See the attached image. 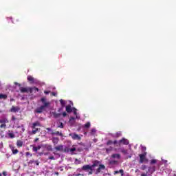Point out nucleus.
<instances>
[{
  "label": "nucleus",
  "mask_w": 176,
  "mask_h": 176,
  "mask_svg": "<svg viewBox=\"0 0 176 176\" xmlns=\"http://www.w3.org/2000/svg\"><path fill=\"white\" fill-rule=\"evenodd\" d=\"M106 153H109V152H112L113 151V147L110 146L109 148H105Z\"/></svg>",
  "instance_id": "a878e982"
},
{
  "label": "nucleus",
  "mask_w": 176,
  "mask_h": 176,
  "mask_svg": "<svg viewBox=\"0 0 176 176\" xmlns=\"http://www.w3.org/2000/svg\"><path fill=\"white\" fill-rule=\"evenodd\" d=\"M38 141H39V138H36V139H34V142H38Z\"/></svg>",
  "instance_id": "6e6d98bb"
},
{
  "label": "nucleus",
  "mask_w": 176,
  "mask_h": 176,
  "mask_svg": "<svg viewBox=\"0 0 176 176\" xmlns=\"http://www.w3.org/2000/svg\"><path fill=\"white\" fill-rule=\"evenodd\" d=\"M118 161L116 160H111L109 162V164H111V166H116L118 164Z\"/></svg>",
  "instance_id": "412c9836"
},
{
  "label": "nucleus",
  "mask_w": 176,
  "mask_h": 176,
  "mask_svg": "<svg viewBox=\"0 0 176 176\" xmlns=\"http://www.w3.org/2000/svg\"><path fill=\"white\" fill-rule=\"evenodd\" d=\"M101 170H105V165L100 164L99 167L96 169V174H100V173H101Z\"/></svg>",
  "instance_id": "1a4fd4ad"
},
{
  "label": "nucleus",
  "mask_w": 176,
  "mask_h": 176,
  "mask_svg": "<svg viewBox=\"0 0 176 176\" xmlns=\"http://www.w3.org/2000/svg\"><path fill=\"white\" fill-rule=\"evenodd\" d=\"M23 144L24 143L21 140H17L16 142V146H18V148H21Z\"/></svg>",
  "instance_id": "dca6fc26"
},
{
  "label": "nucleus",
  "mask_w": 176,
  "mask_h": 176,
  "mask_svg": "<svg viewBox=\"0 0 176 176\" xmlns=\"http://www.w3.org/2000/svg\"><path fill=\"white\" fill-rule=\"evenodd\" d=\"M30 147L32 148L33 152L37 153L38 151L41 149V148H42V146L38 145V146H35V145H30Z\"/></svg>",
  "instance_id": "423d86ee"
},
{
  "label": "nucleus",
  "mask_w": 176,
  "mask_h": 176,
  "mask_svg": "<svg viewBox=\"0 0 176 176\" xmlns=\"http://www.w3.org/2000/svg\"><path fill=\"white\" fill-rule=\"evenodd\" d=\"M139 157H140V163L142 164L145 160H146V153L140 154Z\"/></svg>",
  "instance_id": "39448f33"
},
{
  "label": "nucleus",
  "mask_w": 176,
  "mask_h": 176,
  "mask_svg": "<svg viewBox=\"0 0 176 176\" xmlns=\"http://www.w3.org/2000/svg\"><path fill=\"white\" fill-rule=\"evenodd\" d=\"M34 163L36 166H38L39 165V161L36 160V161H34Z\"/></svg>",
  "instance_id": "864d4df0"
},
{
  "label": "nucleus",
  "mask_w": 176,
  "mask_h": 176,
  "mask_svg": "<svg viewBox=\"0 0 176 176\" xmlns=\"http://www.w3.org/2000/svg\"><path fill=\"white\" fill-rule=\"evenodd\" d=\"M52 142L54 145H57L58 144V138H52Z\"/></svg>",
  "instance_id": "6ab92c4d"
},
{
  "label": "nucleus",
  "mask_w": 176,
  "mask_h": 176,
  "mask_svg": "<svg viewBox=\"0 0 176 176\" xmlns=\"http://www.w3.org/2000/svg\"><path fill=\"white\" fill-rule=\"evenodd\" d=\"M0 123L6 124V123H9V120H8V119H6V118H3V119L0 120Z\"/></svg>",
  "instance_id": "a211bd4d"
},
{
  "label": "nucleus",
  "mask_w": 176,
  "mask_h": 176,
  "mask_svg": "<svg viewBox=\"0 0 176 176\" xmlns=\"http://www.w3.org/2000/svg\"><path fill=\"white\" fill-rule=\"evenodd\" d=\"M8 98V95L0 94V100H6Z\"/></svg>",
  "instance_id": "4be33fe9"
},
{
  "label": "nucleus",
  "mask_w": 176,
  "mask_h": 176,
  "mask_svg": "<svg viewBox=\"0 0 176 176\" xmlns=\"http://www.w3.org/2000/svg\"><path fill=\"white\" fill-rule=\"evenodd\" d=\"M56 175H58V172H55Z\"/></svg>",
  "instance_id": "0e129e2a"
},
{
  "label": "nucleus",
  "mask_w": 176,
  "mask_h": 176,
  "mask_svg": "<svg viewBox=\"0 0 176 176\" xmlns=\"http://www.w3.org/2000/svg\"><path fill=\"white\" fill-rule=\"evenodd\" d=\"M28 91H29L30 94L33 93L34 87H29V88H28Z\"/></svg>",
  "instance_id": "c9c22d12"
},
{
  "label": "nucleus",
  "mask_w": 176,
  "mask_h": 176,
  "mask_svg": "<svg viewBox=\"0 0 176 176\" xmlns=\"http://www.w3.org/2000/svg\"><path fill=\"white\" fill-rule=\"evenodd\" d=\"M10 101L12 102H13V101H15V100H14V98H11V99L10 100Z\"/></svg>",
  "instance_id": "bf43d9fd"
},
{
  "label": "nucleus",
  "mask_w": 176,
  "mask_h": 176,
  "mask_svg": "<svg viewBox=\"0 0 176 176\" xmlns=\"http://www.w3.org/2000/svg\"><path fill=\"white\" fill-rule=\"evenodd\" d=\"M75 151H76V148L75 147L70 148V152H75Z\"/></svg>",
  "instance_id": "37998d69"
},
{
  "label": "nucleus",
  "mask_w": 176,
  "mask_h": 176,
  "mask_svg": "<svg viewBox=\"0 0 176 176\" xmlns=\"http://www.w3.org/2000/svg\"><path fill=\"white\" fill-rule=\"evenodd\" d=\"M21 93H28V88L20 87Z\"/></svg>",
  "instance_id": "f3484780"
},
{
  "label": "nucleus",
  "mask_w": 176,
  "mask_h": 176,
  "mask_svg": "<svg viewBox=\"0 0 176 176\" xmlns=\"http://www.w3.org/2000/svg\"><path fill=\"white\" fill-rule=\"evenodd\" d=\"M81 170H82V171H89V170H90L89 172V175H91V174H93V168H91V166L90 165H84L82 168Z\"/></svg>",
  "instance_id": "f03ea898"
},
{
  "label": "nucleus",
  "mask_w": 176,
  "mask_h": 176,
  "mask_svg": "<svg viewBox=\"0 0 176 176\" xmlns=\"http://www.w3.org/2000/svg\"><path fill=\"white\" fill-rule=\"evenodd\" d=\"M73 111H74V115H76V119H78V112L76 111L77 110H76V108H75V107H73Z\"/></svg>",
  "instance_id": "2f4dec72"
},
{
  "label": "nucleus",
  "mask_w": 176,
  "mask_h": 176,
  "mask_svg": "<svg viewBox=\"0 0 176 176\" xmlns=\"http://www.w3.org/2000/svg\"><path fill=\"white\" fill-rule=\"evenodd\" d=\"M14 85H18L19 83L18 82H14Z\"/></svg>",
  "instance_id": "338daca9"
},
{
  "label": "nucleus",
  "mask_w": 176,
  "mask_h": 176,
  "mask_svg": "<svg viewBox=\"0 0 176 176\" xmlns=\"http://www.w3.org/2000/svg\"><path fill=\"white\" fill-rule=\"evenodd\" d=\"M53 115H54V118H55L56 119H57L58 118H60V116H61V113H60L54 112Z\"/></svg>",
  "instance_id": "bb28decb"
},
{
  "label": "nucleus",
  "mask_w": 176,
  "mask_h": 176,
  "mask_svg": "<svg viewBox=\"0 0 176 176\" xmlns=\"http://www.w3.org/2000/svg\"><path fill=\"white\" fill-rule=\"evenodd\" d=\"M50 134H52V135H60V137H63V133L60 131H56V132H52Z\"/></svg>",
  "instance_id": "2eb2a0df"
},
{
  "label": "nucleus",
  "mask_w": 176,
  "mask_h": 176,
  "mask_svg": "<svg viewBox=\"0 0 176 176\" xmlns=\"http://www.w3.org/2000/svg\"><path fill=\"white\" fill-rule=\"evenodd\" d=\"M141 168H142V170H145L146 168V166L142 165Z\"/></svg>",
  "instance_id": "49530a36"
},
{
  "label": "nucleus",
  "mask_w": 176,
  "mask_h": 176,
  "mask_svg": "<svg viewBox=\"0 0 176 176\" xmlns=\"http://www.w3.org/2000/svg\"><path fill=\"white\" fill-rule=\"evenodd\" d=\"M12 120L13 122H14V120H16V117H15L14 116H12Z\"/></svg>",
  "instance_id": "5fc2aeb1"
},
{
  "label": "nucleus",
  "mask_w": 176,
  "mask_h": 176,
  "mask_svg": "<svg viewBox=\"0 0 176 176\" xmlns=\"http://www.w3.org/2000/svg\"><path fill=\"white\" fill-rule=\"evenodd\" d=\"M122 144L123 145H129V140L127 139L123 138L122 139H121L118 142V145H122Z\"/></svg>",
  "instance_id": "20e7f679"
},
{
  "label": "nucleus",
  "mask_w": 176,
  "mask_h": 176,
  "mask_svg": "<svg viewBox=\"0 0 176 176\" xmlns=\"http://www.w3.org/2000/svg\"><path fill=\"white\" fill-rule=\"evenodd\" d=\"M58 127H59V129H64V124H63V122H61L60 124Z\"/></svg>",
  "instance_id": "a19ab883"
},
{
  "label": "nucleus",
  "mask_w": 176,
  "mask_h": 176,
  "mask_svg": "<svg viewBox=\"0 0 176 176\" xmlns=\"http://www.w3.org/2000/svg\"><path fill=\"white\" fill-rule=\"evenodd\" d=\"M17 86H19V87H21V84L18 83V85H17Z\"/></svg>",
  "instance_id": "680f3d73"
},
{
  "label": "nucleus",
  "mask_w": 176,
  "mask_h": 176,
  "mask_svg": "<svg viewBox=\"0 0 176 176\" xmlns=\"http://www.w3.org/2000/svg\"><path fill=\"white\" fill-rule=\"evenodd\" d=\"M90 126H91V124L88 122L84 125V127L85 129H90Z\"/></svg>",
  "instance_id": "7c9ffc66"
},
{
  "label": "nucleus",
  "mask_w": 176,
  "mask_h": 176,
  "mask_svg": "<svg viewBox=\"0 0 176 176\" xmlns=\"http://www.w3.org/2000/svg\"><path fill=\"white\" fill-rule=\"evenodd\" d=\"M41 101L43 104L42 107L47 108V107L50 106V102H47L46 97L41 98Z\"/></svg>",
  "instance_id": "7ed1b4c3"
},
{
  "label": "nucleus",
  "mask_w": 176,
  "mask_h": 176,
  "mask_svg": "<svg viewBox=\"0 0 176 176\" xmlns=\"http://www.w3.org/2000/svg\"><path fill=\"white\" fill-rule=\"evenodd\" d=\"M64 146L63 145H59L58 146H56L54 148V149H56V151H63Z\"/></svg>",
  "instance_id": "b1692460"
},
{
  "label": "nucleus",
  "mask_w": 176,
  "mask_h": 176,
  "mask_svg": "<svg viewBox=\"0 0 176 176\" xmlns=\"http://www.w3.org/2000/svg\"><path fill=\"white\" fill-rule=\"evenodd\" d=\"M45 149H47L49 151H53V147L50 144H45Z\"/></svg>",
  "instance_id": "4468645a"
},
{
  "label": "nucleus",
  "mask_w": 176,
  "mask_h": 176,
  "mask_svg": "<svg viewBox=\"0 0 176 176\" xmlns=\"http://www.w3.org/2000/svg\"><path fill=\"white\" fill-rule=\"evenodd\" d=\"M69 135H70V137H72V138L73 140H78V141H80V140H81L80 136H79V135H78L76 133H70Z\"/></svg>",
  "instance_id": "6e6552de"
},
{
  "label": "nucleus",
  "mask_w": 176,
  "mask_h": 176,
  "mask_svg": "<svg viewBox=\"0 0 176 176\" xmlns=\"http://www.w3.org/2000/svg\"><path fill=\"white\" fill-rule=\"evenodd\" d=\"M59 101L60 102L62 108H64V107H65V100L60 99Z\"/></svg>",
  "instance_id": "c85d7f7f"
},
{
  "label": "nucleus",
  "mask_w": 176,
  "mask_h": 176,
  "mask_svg": "<svg viewBox=\"0 0 176 176\" xmlns=\"http://www.w3.org/2000/svg\"><path fill=\"white\" fill-rule=\"evenodd\" d=\"M69 123H70V124H74V123H75V117H70L69 120Z\"/></svg>",
  "instance_id": "5701e85b"
},
{
  "label": "nucleus",
  "mask_w": 176,
  "mask_h": 176,
  "mask_svg": "<svg viewBox=\"0 0 176 176\" xmlns=\"http://www.w3.org/2000/svg\"><path fill=\"white\" fill-rule=\"evenodd\" d=\"M52 96H54V97L57 96V93L52 92Z\"/></svg>",
  "instance_id": "09e8293b"
},
{
  "label": "nucleus",
  "mask_w": 176,
  "mask_h": 176,
  "mask_svg": "<svg viewBox=\"0 0 176 176\" xmlns=\"http://www.w3.org/2000/svg\"><path fill=\"white\" fill-rule=\"evenodd\" d=\"M112 144H113V141H112V140H109V141L106 143V145L109 146V145H112Z\"/></svg>",
  "instance_id": "e433bc0d"
},
{
  "label": "nucleus",
  "mask_w": 176,
  "mask_h": 176,
  "mask_svg": "<svg viewBox=\"0 0 176 176\" xmlns=\"http://www.w3.org/2000/svg\"><path fill=\"white\" fill-rule=\"evenodd\" d=\"M48 159L50 160H56V158H54V156H50V157H48Z\"/></svg>",
  "instance_id": "79ce46f5"
},
{
  "label": "nucleus",
  "mask_w": 176,
  "mask_h": 176,
  "mask_svg": "<svg viewBox=\"0 0 176 176\" xmlns=\"http://www.w3.org/2000/svg\"><path fill=\"white\" fill-rule=\"evenodd\" d=\"M45 109H46V107H45V106H41L40 107L36 109L35 112L36 113H42V112H43Z\"/></svg>",
  "instance_id": "0eeeda50"
},
{
  "label": "nucleus",
  "mask_w": 176,
  "mask_h": 176,
  "mask_svg": "<svg viewBox=\"0 0 176 176\" xmlns=\"http://www.w3.org/2000/svg\"><path fill=\"white\" fill-rule=\"evenodd\" d=\"M121 152L123 153V155H127V150L124 148L121 149Z\"/></svg>",
  "instance_id": "f704fd0d"
},
{
  "label": "nucleus",
  "mask_w": 176,
  "mask_h": 176,
  "mask_svg": "<svg viewBox=\"0 0 176 176\" xmlns=\"http://www.w3.org/2000/svg\"><path fill=\"white\" fill-rule=\"evenodd\" d=\"M27 79L28 82H31V83H34V77H32V76H28Z\"/></svg>",
  "instance_id": "393cba45"
},
{
  "label": "nucleus",
  "mask_w": 176,
  "mask_h": 176,
  "mask_svg": "<svg viewBox=\"0 0 176 176\" xmlns=\"http://www.w3.org/2000/svg\"><path fill=\"white\" fill-rule=\"evenodd\" d=\"M126 176H130V175L128 173V174L126 175Z\"/></svg>",
  "instance_id": "774afa93"
},
{
  "label": "nucleus",
  "mask_w": 176,
  "mask_h": 176,
  "mask_svg": "<svg viewBox=\"0 0 176 176\" xmlns=\"http://www.w3.org/2000/svg\"><path fill=\"white\" fill-rule=\"evenodd\" d=\"M141 176H148V174H142Z\"/></svg>",
  "instance_id": "052dcab7"
},
{
  "label": "nucleus",
  "mask_w": 176,
  "mask_h": 176,
  "mask_svg": "<svg viewBox=\"0 0 176 176\" xmlns=\"http://www.w3.org/2000/svg\"><path fill=\"white\" fill-rule=\"evenodd\" d=\"M12 151L13 155H17V153H19V150L17 148L12 149Z\"/></svg>",
  "instance_id": "473e14b6"
},
{
  "label": "nucleus",
  "mask_w": 176,
  "mask_h": 176,
  "mask_svg": "<svg viewBox=\"0 0 176 176\" xmlns=\"http://www.w3.org/2000/svg\"><path fill=\"white\" fill-rule=\"evenodd\" d=\"M8 136L10 137V138H14L15 137L14 133H8Z\"/></svg>",
  "instance_id": "72a5a7b5"
},
{
  "label": "nucleus",
  "mask_w": 176,
  "mask_h": 176,
  "mask_svg": "<svg viewBox=\"0 0 176 176\" xmlns=\"http://www.w3.org/2000/svg\"><path fill=\"white\" fill-rule=\"evenodd\" d=\"M45 94H49L50 93V91H44Z\"/></svg>",
  "instance_id": "13d9d810"
},
{
  "label": "nucleus",
  "mask_w": 176,
  "mask_h": 176,
  "mask_svg": "<svg viewBox=\"0 0 176 176\" xmlns=\"http://www.w3.org/2000/svg\"><path fill=\"white\" fill-rule=\"evenodd\" d=\"M20 111V108L19 107L12 106L10 109V112H19Z\"/></svg>",
  "instance_id": "9b49d317"
},
{
  "label": "nucleus",
  "mask_w": 176,
  "mask_h": 176,
  "mask_svg": "<svg viewBox=\"0 0 176 176\" xmlns=\"http://www.w3.org/2000/svg\"><path fill=\"white\" fill-rule=\"evenodd\" d=\"M113 144L114 145H116V144H118V140H114V141L113 142Z\"/></svg>",
  "instance_id": "4d7b16f0"
},
{
  "label": "nucleus",
  "mask_w": 176,
  "mask_h": 176,
  "mask_svg": "<svg viewBox=\"0 0 176 176\" xmlns=\"http://www.w3.org/2000/svg\"><path fill=\"white\" fill-rule=\"evenodd\" d=\"M33 89L35 91H39V89L38 87H34Z\"/></svg>",
  "instance_id": "a18cd8bd"
},
{
  "label": "nucleus",
  "mask_w": 176,
  "mask_h": 176,
  "mask_svg": "<svg viewBox=\"0 0 176 176\" xmlns=\"http://www.w3.org/2000/svg\"><path fill=\"white\" fill-rule=\"evenodd\" d=\"M111 157L113 159H120V154H118V153L113 154L111 155Z\"/></svg>",
  "instance_id": "aec40b11"
},
{
  "label": "nucleus",
  "mask_w": 176,
  "mask_h": 176,
  "mask_svg": "<svg viewBox=\"0 0 176 176\" xmlns=\"http://www.w3.org/2000/svg\"><path fill=\"white\" fill-rule=\"evenodd\" d=\"M157 162V160H152L150 162L151 164H156V163Z\"/></svg>",
  "instance_id": "4c0bfd02"
},
{
  "label": "nucleus",
  "mask_w": 176,
  "mask_h": 176,
  "mask_svg": "<svg viewBox=\"0 0 176 176\" xmlns=\"http://www.w3.org/2000/svg\"><path fill=\"white\" fill-rule=\"evenodd\" d=\"M14 85H18L19 83L18 82H14Z\"/></svg>",
  "instance_id": "69168bd1"
},
{
  "label": "nucleus",
  "mask_w": 176,
  "mask_h": 176,
  "mask_svg": "<svg viewBox=\"0 0 176 176\" xmlns=\"http://www.w3.org/2000/svg\"><path fill=\"white\" fill-rule=\"evenodd\" d=\"M121 174V176H123L124 175V170H123V169H120L119 170H116L114 171V175H116V174Z\"/></svg>",
  "instance_id": "ddd939ff"
},
{
  "label": "nucleus",
  "mask_w": 176,
  "mask_h": 176,
  "mask_svg": "<svg viewBox=\"0 0 176 176\" xmlns=\"http://www.w3.org/2000/svg\"><path fill=\"white\" fill-rule=\"evenodd\" d=\"M37 126H41V122H39V121H36L32 124V131L30 133L31 135H34L41 131V128H36Z\"/></svg>",
  "instance_id": "f257e3e1"
},
{
  "label": "nucleus",
  "mask_w": 176,
  "mask_h": 176,
  "mask_svg": "<svg viewBox=\"0 0 176 176\" xmlns=\"http://www.w3.org/2000/svg\"><path fill=\"white\" fill-rule=\"evenodd\" d=\"M63 118H65V116H67V112L64 111L63 113H62Z\"/></svg>",
  "instance_id": "de8ad7c7"
},
{
  "label": "nucleus",
  "mask_w": 176,
  "mask_h": 176,
  "mask_svg": "<svg viewBox=\"0 0 176 176\" xmlns=\"http://www.w3.org/2000/svg\"><path fill=\"white\" fill-rule=\"evenodd\" d=\"M121 136H122V133L121 132H117L114 135L115 138H119V137H121Z\"/></svg>",
  "instance_id": "c756f323"
},
{
  "label": "nucleus",
  "mask_w": 176,
  "mask_h": 176,
  "mask_svg": "<svg viewBox=\"0 0 176 176\" xmlns=\"http://www.w3.org/2000/svg\"><path fill=\"white\" fill-rule=\"evenodd\" d=\"M46 130H47V131H50L51 133H53V130H52L50 128H46Z\"/></svg>",
  "instance_id": "3c124183"
},
{
  "label": "nucleus",
  "mask_w": 176,
  "mask_h": 176,
  "mask_svg": "<svg viewBox=\"0 0 176 176\" xmlns=\"http://www.w3.org/2000/svg\"><path fill=\"white\" fill-rule=\"evenodd\" d=\"M91 134H94L96 133V129H92L91 130Z\"/></svg>",
  "instance_id": "c03bdc74"
},
{
  "label": "nucleus",
  "mask_w": 176,
  "mask_h": 176,
  "mask_svg": "<svg viewBox=\"0 0 176 176\" xmlns=\"http://www.w3.org/2000/svg\"><path fill=\"white\" fill-rule=\"evenodd\" d=\"M33 163H35V161H34V160H30V161L28 162L29 164H32Z\"/></svg>",
  "instance_id": "8fccbe9b"
},
{
  "label": "nucleus",
  "mask_w": 176,
  "mask_h": 176,
  "mask_svg": "<svg viewBox=\"0 0 176 176\" xmlns=\"http://www.w3.org/2000/svg\"><path fill=\"white\" fill-rule=\"evenodd\" d=\"M100 164H101V162L98 160L93 161V164L91 165L92 170H93V168H94V167H98V166H100Z\"/></svg>",
  "instance_id": "9d476101"
},
{
  "label": "nucleus",
  "mask_w": 176,
  "mask_h": 176,
  "mask_svg": "<svg viewBox=\"0 0 176 176\" xmlns=\"http://www.w3.org/2000/svg\"><path fill=\"white\" fill-rule=\"evenodd\" d=\"M74 108H72V107H71L70 104L66 106V111L67 112V113H71V112H72Z\"/></svg>",
  "instance_id": "f8f14e48"
},
{
  "label": "nucleus",
  "mask_w": 176,
  "mask_h": 176,
  "mask_svg": "<svg viewBox=\"0 0 176 176\" xmlns=\"http://www.w3.org/2000/svg\"><path fill=\"white\" fill-rule=\"evenodd\" d=\"M0 128L1 129H6V124H1V125H0Z\"/></svg>",
  "instance_id": "58836bf2"
},
{
  "label": "nucleus",
  "mask_w": 176,
  "mask_h": 176,
  "mask_svg": "<svg viewBox=\"0 0 176 176\" xmlns=\"http://www.w3.org/2000/svg\"><path fill=\"white\" fill-rule=\"evenodd\" d=\"M75 164H80V161H79L77 158L75 159Z\"/></svg>",
  "instance_id": "ea45409f"
},
{
  "label": "nucleus",
  "mask_w": 176,
  "mask_h": 176,
  "mask_svg": "<svg viewBox=\"0 0 176 176\" xmlns=\"http://www.w3.org/2000/svg\"><path fill=\"white\" fill-rule=\"evenodd\" d=\"M3 175L8 176V173H6V171H3Z\"/></svg>",
  "instance_id": "603ef678"
},
{
  "label": "nucleus",
  "mask_w": 176,
  "mask_h": 176,
  "mask_svg": "<svg viewBox=\"0 0 176 176\" xmlns=\"http://www.w3.org/2000/svg\"><path fill=\"white\" fill-rule=\"evenodd\" d=\"M17 129H21V133H24L25 131V129L24 128V125H20L17 126Z\"/></svg>",
  "instance_id": "cd10ccee"
},
{
  "label": "nucleus",
  "mask_w": 176,
  "mask_h": 176,
  "mask_svg": "<svg viewBox=\"0 0 176 176\" xmlns=\"http://www.w3.org/2000/svg\"><path fill=\"white\" fill-rule=\"evenodd\" d=\"M28 155H30V152L26 153V155L28 156Z\"/></svg>",
  "instance_id": "e2e57ef3"
}]
</instances>
